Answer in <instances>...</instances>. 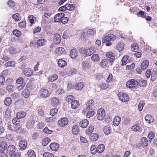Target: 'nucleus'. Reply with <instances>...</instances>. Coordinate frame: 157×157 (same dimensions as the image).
<instances>
[{"label":"nucleus","mask_w":157,"mask_h":157,"mask_svg":"<svg viewBox=\"0 0 157 157\" xmlns=\"http://www.w3.org/2000/svg\"><path fill=\"white\" fill-rule=\"evenodd\" d=\"M116 39V36L113 34H109L104 37L102 39L103 43H105L106 46H109L112 44L111 41H114Z\"/></svg>","instance_id":"f257e3e1"},{"label":"nucleus","mask_w":157,"mask_h":157,"mask_svg":"<svg viewBox=\"0 0 157 157\" xmlns=\"http://www.w3.org/2000/svg\"><path fill=\"white\" fill-rule=\"evenodd\" d=\"M119 99L124 102L128 101L129 98V96L126 93L123 92H119L117 94Z\"/></svg>","instance_id":"f03ea898"},{"label":"nucleus","mask_w":157,"mask_h":157,"mask_svg":"<svg viewBox=\"0 0 157 157\" xmlns=\"http://www.w3.org/2000/svg\"><path fill=\"white\" fill-rule=\"evenodd\" d=\"M105 116V111L103 109L100 108L98 110L97 114V117L98 119L102 120L104 119Z\"/></svg>","instance_id":"7ed1b4c3"},{"label":"nucleus","mask_w":157,"mask_h":157,"mask_svg":"<svg viewBox=\"0 0 157 157\" xmlns=\"http://www.w3.org/2000/svg\"><path fill=\"white\" fill-rule=\"evenodd\" d=\"M107 59L109 61V63H113L114 61L115 56V54L111 51H109L106 52L105 54Z\"/></svg>","instance_id":"20e7f679"},{"label":"nucleus","mask_w":157,"mask_h":157,"mask_svg":"<svg viewBox=\"0 0 157 157\" xmlns=\"http://www.w3.org/2000/svg\"><path fill=\"white\" fill-rule=\"evenodd\" d=\"M82 50L84 51L85 55L87 56H90L93 53L95 52V48L93 47H91L87 49H85L84 48H82Z\"/></svg>","instance_id":"39448f33"},{"label":"nucleus","mask_w":157,"mask_h":157,"mask_svg":"<svg viewBox=\"0 0 157 157\" xmlns=\"http://www.w3.org/2000/svg\"><path fill=\"white\" fill-rule=\"evenodd\" d=\"M137 79L136 80L132 79L128 80L126 83V85L127 87L130 88L134 87L137 85Z\"/></svg>","instance_id":"423d86ee"},{"label":"nucleus","mask_w":157,"mask_h":157,"mask_svg":"<svg viewBox=\"0 0 157 157\" xmlns=\"http://www.w3.org/2000/svg\"><path fill=\"white\" fill-rule=\"evenodd\" d=\"M39 95L41 97L46 98L49 95V94L48 90L45 89H41L39 91Z\"/></svg>","instance_id":"0eeeda50"},{"label":"nucleus","mask_w":157,"mask_h":157,"mask_svg":"<svg viewBox=\"0 0 157 157\" xmlns=\"http://www.w3.org/2000/svg\"><path fill=\"white\" fill-rule=\"evenodd\" d=\"M68 121V119L67 118L63 117L59 120L58 123L60 126H64L67 124Z\"/></svg>","instance_id":"6e6552de"},{"label":"nucleus","mask_w":157,"mask_h":157,"mask_svg":"<svg viewBox=\"0 0 157 157\" xmlns=\"http://www.w3.org/2000/svg\"><path fill=\"white\" fill-rule=\"evenodd\" d=\"M7 154L10 155L12 153H14L16 151L15 147L12 145H10L6 148Z\"/></svg>","instance_id":"1a4fd4ad"},{"label":"nucleus","mask_w":157,"mask_h":157,"mask_svg":"<svg viewBox=\"0 0 157 157\" xmlns=\"http://www.w3.org/2000/svg\"><path fill=\"white\" fill-rule=\"evenodd\" d=\"M27 145V142L25 140H21L19 143V147L22 150H25L26 148Z\"/></svg>","instance_id":"9d476101"},{"label":"nucleus","mask_w":157,"mask_h":157,"mask_svg":"<svg viewBox=\"0 0 157 157\" xmlns=\"http://www.w3.org/2000/svg\"><path fill=\"white\" fill-rule=\"evenodd\" d=\"M64 15L65 14L63 13H59L56 14L54 18L55 22H60L62 18L64 16Z\"/></svg>","instance_id":"9b49d317"},{"label":"nucleus","mask_w":157,"mask_h":157,"mask_svg":"<svg viewBox=\"0 0 157 157\" xmlns=\"http://www.w3.org/2000/svg\"><path fill=\"white\" fill-rule=\"evenodd\" d=\"M94 105V102L93 100L90 99L86 104V107L88 110H92Z\"/></svg>","instance_id":"f8f14e48"},{"label":"nucleus","mask_w":157,"mask_h":157,"mask_svg":"<svg viewBox=\"0 0 157 157\" xmlns=\"http://www.w3.org/2000/svg\"><path fill=\"white\" fill-rule=\"evenodd\" d=\"M108 60L106 59H102L100 62V65L101 67L104 68H107L109 66Z\"/></svg>","instance_id":"ddd939ff"},{"label":"nucleus","mask_w":157,"mask_h":157,"mask_svg":"<svg viewBox=\"0 0 157 157\" xmlns=\"http://www.w3.org/2000/svg\"><path fill=\"white\" fill-rule=\"evenodd\" d=\"M23 73L28 77L31 76L33 74L32 70L30 68H25L24 70Z\"/></svg>","instance_id":"4468645a"},{"label":"nucleus","mask_w":157,"mask_h":157,"mask_svg":"<svg viewBox=\"0 0 157 157\" xmlns=\"http://www.w3.org/2000/svg\"><path fill=\"white\" fill-rule=\"evenodd\" d=\"M35 121L33 120L28 121L26 123V128L28 129H31L34 127Z\"/></svg>","instance_id":"2eb2a0df"},{"label":"nucleus","mask_w":157,"mask_h":157,"mask_svg":"<svg viewBox=\"0 0 157 157\" xmlns=\"http://www.w3.org/2000/svg\"><path fill=\"white\" fill-rule=\"evenodd\" d=\"M78 55V52L76 49H72L70 53V56L72 59L75 58Z\"/></svg>","instance_id":"dca6fc26"},{"label":"nucleus","mask_w":157,"mask_h":157,"mask_svg":"<svg viewBox=\"0 0 157 157\" xmlns=\"http://www.w3.org/2000/svg\"><path fill=\"white\" fill-rule=\"evenodd\" d=\"M147 85L146 80L141 79L140 80L137 79V85H138L141 87H144Z\"/></svg>","instance_id":"f3484780"},{"label":"nucleus","mask_w":157,"mask_h":157,"mask_svg":"<svg viewBox=\"0 0 157 157\" xmlns=\"http://www.w3.org/2000/svg\"><path fill=\"white\" fill-rule=\"evenodd\" d=\"M82 69L83 70H86L88 69L90 65L87 61H84L82 62L81 64Z\"/></svg>","instance_id":"a211bd4d"},{"label":"nucleus","mask_w":157,"mask_h":157,"mask_svg":"<svg viewBox=\"0 0 157 157\" xmlns=\"http://www.w3.org/2000/svg\"><path fill=\"white\" fill-rule=\"evenodd\" d=\"M7 145L5 141L0 142V151H4L7 147Z\"/></svg>","instance_id":"6ab92c4d"},{"label":"nucleus","mask_w":157,"mask_h":157,"mask_svg":"<svg viewBox=\"0 0 157 157\" xmlns=\"http://www.w3.org/2000/svg\"><path fill=\"white\" fill-rule=\"evenodd\" d=\"M61 39V36L60 34L57 33L55 35L54 41L56 44H58L60 43Z\"/></svg>","instance_id":"aec40b11"},{"label":"nucleus","mask_w":157,"mask_h":157,"mask_svg":"<svg viewBox=\"0 0 157 157\" xmlns=\"http://www.w3.org/2000/svg\"><path fill=\"white\" fill-rule=\"evenodd\" d=\"M89 121L87 119L82 120L79 123L80 126L83 128H86L89 124Z\"/></svg>","instance_id":"412c9836"},{"label":"nucleus","mask_w":157,"mask_h":157,"mask_svg":"<svg viewBox=\"0 0 157 157\" xmlns=\"http://www.w3.org/2000/svg\"><path fill=\"white\" fill-rule=\"evenodd\" d=\"M79 127L78 125H75L73 126L72 129V132L73 134L77 135L79 132Z\"/></svg>","instance_id":"4be33fe9"},{"label":"nucleus","mask_w":157,"mask_h":157,"mask_svg":"<svg viewBox=\"0 0 157 157\" xmlns=\"http://www.w3.org/2000/svg\"><path fill=\"white\" fill-rule=\"evenodd\" d=\"M79 105V102L77 100H74L71 102V107L72 109L78 108Z\"/></svg>","instance_id":"5701e85b"},{"label":"nucleus","mask_w":157,"mask_h":157,"mask_svg":"<svg viewBox=\"0 0 157 157\" xmlns=\"http://www.w3.org/2000/svg\"><path fill=\"white\" fill-rule=\"evenodd\" d=\"M51 104L53 106H57L59 103L58 99L56 97L52 98L51 99Z\"/></svg>","instance_id":"b1692460"},{"label":"nucleus","mask_w":157,"mask_h":157,"mask_svg":"<svg viewBox=\"0 0 157 157\" xmlns=\"http://www.w3.org/2000/svg\"><path fill=\"white\" fill-rule=\"evenodd\" d=\"M46 43V41L45 39H40L38 40L37 42V45L39 46L44 45Z\"/></svg>","instance_id":"393cba45"},{"label":"nucleus","mask_w":157,"mask_h":157,"mask_svg":"<svg viewBox=\"0 0 157 157\" xmlns=\"http://www.w3.org/2000/svg\"><path fill=\"white\" fill-rule=\"evenodd\" d=\"M132 129L135 132H139L141 131V128L139 125L135 124L132 126Z\"/></svg>","instance_id":"a878e982"},{"label":"nucleus","mask_w":157,"mask_h":157,"mask_svg":"<svg viewBox=\"0 0 157 157\" xmlns=\"http://www.w3.org/2000/svg\"><path fill=\"white\" fill-rule=\"evenodd\" d=\"M50 147L52 151H56L58 149L59 145L56 143H52L50 145Z\"/></svg>","instance_id":"bb28decb"},{"label":"nucleus","mask_w":157,"mask_h":157,"mask_svg":"<svg viewBox=\"0 0 157 157\" xmlns=\"http://www.w3.org/2000/svg\"><path fill=\"white\" fill-rule=\"evenodd\" d=\"M140 143L142 144V146H143V148L144 147L147 146L148 145V141L147 138L145 137H142Z\"/></svg>","instance_id":"cd10ccee"},{"label":"nucleus","mask_w":157,"mask_h":157,"mask_svg":"<svg viewBox=\"0 0 157 157\" xmlns=\"http://www.w3.org/2000/svg\"><path fill=\"white\" fill-rule=\"evenodd\" d=\"M59 66L60 67H63L66 66L67 64V62L64 60L62 59H59L58 62Z\"/></svg>","instance_id":"c85d7f7f"},{"label":"nucleus","mask_w":157,"mask_h":157,"mask_svg":"<svg viewBox=\"0 0 157 157\" xmlns=\"http://www.w3.org/2000/svg\"><path fill=\"white\" fill-rule=\"evenodd\" d=\"M103 131L105 134H109L111 132V129L109 125L105 126L104 128Z\"/></svg>","instance_id":"c756f323"},{"label":"nucleus","mask_w":157,"mask_h":157,"mask_svg":"<svg viewBox=\"0 0 157 157\" xmlns=\"http://www.w3.org/2000/svg\"><path fill=\"white\" fill-rule=\"evenodd\" d=\"M145 120L147 122L149 123H152L154 121L153 117L150 115H147L145 117Z\"/></svg>","instance_id":"7c9ffc66"},{"label":"nucleus","mask_w":157,"mask_h":157,"mask_svg":"<svg viewBox=\"0 0 157 157\" xmlns=\"http://www.w3.org/2000/svg\"><path fill=\"white\" fill-rule=\"evenodd\" d=\"M121 118L118 116H116L113 121V125L115 126H117L121 122Z\"/></svg>","instance_id":"2f4dec72"},{"label":"nucleus","mask_w":157,"mask_h":157,"mask_svg":"<svg viewBox=\"0 0 157 157\" xmlns=\"http://www.w3.org/2000/svg\"><path fill=\"white\" fill-rule=\"evenodd\" d=\"M26 115V113L24 111H20L17 113L16 115V117L20 119L24 117Z\"/></svg>","instance_id":"473e14b6"},{"label":"nucleus","mask_w":157,"mask_h":157,"mask_svg":"<svg viewBox=\"0 0 157 157\" xmlns=\"http://www.w3.org/2000/svg\"><path fill=\"white\" fill-rule=\"evenodd\" d=\"M98 138V135L97 133H92L90 136L89 138L92 141H96Z\"/></svg>","instance_id":"72a5a7b5"},{"label":"nucleus","mask_w":157,"mask_h":157,"mask_svg":"<svg viewBox=\"0 0 157 157\" xmlns=\"http://www.w3.org/2000/svg\"><path fill=\"white\" fill-rule=\"evenodd\" d=\"M149 64V62L147 60L144 61L141 64L140 67L142 70L146 69Z\"/></svg>","instance_id":"f704fd0d"},{"label":"nucleus","mask_w":157,"mask_h":157,"mask_svg":"<svg viewBox=\"0 0 157 157\" xmlns=\"http://www.w3.org/2000/svg\"><path fill=\"white\" fill-rule=\"evenodd\" d=\"M124 46V43L120 42L116 46V48L119 51V52L123 50Z\"/></svg>","instance_id":"c9c22d12"},{"label":"nucleus","mask_w":157,"mask_h":157,"mask_svg":"<svg viewBox=\"0 0 157 157\" xmlns=\"http://www.w3.org/2000/svg\"><path fill=\"white\" fill-rule=\"evenodd\" d=\"M22 96L25 98H27L29 97L30 95V92L28 89L24 90L21 93Z\"/></svg>","instance_id":"e433bc0d"},{"label":"nucleus","mask_w":157,"mask_h":157,"mask_svg":"<svg viewBox=\"0 0 157 157\" xmlns=\"http://www.w3.org/2000/svg\"><path fill=\"white\" fill-rule=\"evenodd\" d=\"M26 157H36V155L35 152L33 150L29 151L27 155H25Z\"/></svg>","instance_id":"4c0bfd02"},{"label":"nucleus","mask_w":157,"mask_h":157,"mask_svg":"<svg viewBox=\"0 0 157 157\" xmlns=\"http://www.w3.org/2000/svg\"><path fill=\"white\" fill-rule=\"evenodd\" d=\"M100 59V58L98 54H94L91 57V60L94 62H97Z\"/></svg>","instance_id":"58836bf2"},{"label":"nucleus","mask_w":157,"mask_h":157,"mask_svg":"<svg viewBox=\"0 0 157 157\" xmlns=\"http://www.w3.org/2000/svg\"><path fill=\"white\" fill-rule=\"evenodd\" d=\"M58 78V76L54 74L51 75L48 78V82H53Z\"/></svg>","instance_id":"ea45409f"},{"label":"nucleus","mask_w":157,"mask_h":157,"mask_svg":"<svg viewBox=\"0 0 157 157\" xmlns=\"http://www.w3.org/2000/svg\"><path fill=\"white\" fill-rule=\"evenodd\" d=\"M98 152L100 153L102 152L105 149V146L103 144H99L98 147L97 148Z\"/></svg>","instance_id":"a19ab883"},{"label":"nucleus","mask_w":157,"mask_h":157,"mask_svg":"<svg viewBox=\"0 0 157 157\" xmlns=\"http://www.w3.org/2000/svg\"><path fill=\"white\" fill-rule=\"evenodd\" d=\"M12 17L16 21H19L21 19L20 14L18 13H16L13 14L12 16Z\"/></svg>","instance_id":"79ce46f5"},{"label":"nucleus","mask_w":157,"mask_h":157,"mask_svg":"<svg viewBox=\"0 0 157 157\" xmlns=\"http://www.w3.org/2000/svg\"><path fill=\"white\" fill-rule=\"evenodd\" d=\"M12 103V99L10 97L6 98L4 100L5 104L6 106L10 105Z\"/></svg>","instance_id":"37998d69"},{"label":"nucleus","mask_w":157,"mask_h":157,"mask_svg":"<svg viewBox=\"0 0 157 157\" xmlns=\"http://www.w3.org/2000/svg\"><path fill=\"white\" fill-rule=\"evenodd\" d=\"M75 88L77 90H81L83 87V82H80L77 83L75 85Z\"/></svg>","instance_id":"c03bdc74"},{"label":"nucleus","mask_w":157,"mask_h":157,"mask_svg":"<svg viewBox=\"0 0 157 157\" xmlns=\"http://www.w3.org/2000/svg\"><path fill=\"white\" fill-rule=\"evenodd\" d=\"M45 107L44 106H40L39 108L38 113L41 116H43L44 114V110Z\"/></svg>","instance_id":"a18cd8bd"},{"label":"nucleus","mask_w":157,"mask_h":157,"mask_svg":"<svg viewBox=\"0 0 157 157\" xmlns=\"http://www.w3.org/2000/svg\"><path fill=\"white\" fill-rule=\"evenodd\" d=\"M139 47L138 45L136 44H133L131 46V49L132 51L134 52H137L139 49Z\"/></svg>","instance_id":"49530a36"},{"label":"nucleus","mask_w":157,"mask_h":157,"mask_svg":"<svg viewBox=\"0 0 157 157\" xmlns=\"http://www.w3.org/2000/svg\"><path fill=\"white\" fill-rule=\"evenodd\" d=\"M8 51H9L10 54H16L17 52L15 48L12 46L9 48Z\"/></svg>","instance_id":"de8ad7c7"},{"label":"nucleus","mask_w":157,"mask_h":157,"mask_svg":"<svg viewBox=\"0 0 157 157\" xmlns=\"http://www.w3.org/2000/svg\"><path fill=\"white\" fill-rule=\"evenodd\" d=\"M145 105V103L144 101H141L138 105V108L139 111H142L143 108Z\"/></svg>","instance_id":"09e8293b"},{"label":"nucleus","mask_w":157,"mask_h":157,"mask_svg":"<svg viewBox=\"0 0 157 157\" xmlns=\"http://www.w3.org/2000/svg\"><path fill=\"white\" fill-rule=\"evenodd\" d=\"M90 151L93 154H95L96 152H98L97 148L95 145L92 146L90 147Z\"/></svg>","instance_id":"8fccbe9b"},{"label":"nucleus","mask_w":157,"mask_h":157,"mask_svg":"<svg viewBox=\"0 0 157 157\" xmlns=\"http://www.w3.org/2000/svg\"><path fill=\"white\" fill-rule=\"evenodd\" d=\"M66 10L70 11L74 10L75 9V6L73 5H71L68 4H66Z\"/></svg>","instance_id":"3c124183"},{"label":"nucleus","mask_w":157,"mask_h":157,"mask_svg":"<svg viewBox=\"0 0 157 157\" xmlns=\"http://www.w3.org/2000/svg\"><path fill=\"white\" fill-rule=\"evenodd\" d=\"M51 141L50 139L48 138H44L42 141V145L44 146H46Z\"/></svg>","instance_id":"603ef678"},{"label":"nucleus","mask_w":157,"mask_h":157,"mask_svg":"<svg viewBox=\"0 0 157 157\" xmlns=\"http://www.w3.org/2000/svg\"><path fill=\"white\" fill-rule=\"evenodd\" d=\"M74 99V97L72 95H69L67 96L66 98V101L68 103L71 102Z\"/></svg>","instance_id":"864d4df0"},{"label":"nucleus","mask_w":157,"mask_h":157,"mask_svg":"<svg viewBox=\"0 0 157 157\" xmlns=\"http://www.w3.org/2000/svg\"><path fill=\"white\" fill-rule=\"evenodd\" d=\"M131 145L133 147L136 149H139L141 147L143 148V146H142L140 143H136L135 144H131Z\"/></svg>","instance_id":"5fc2aeb1"},{"label":"nucleus","mask_w":157,"mask_h":157,"mask_svg":"<svg viewBox=\"0 0 157 157\" xmlns=\"http://www.w3.org/2000/svg\"><path fill=\"white\" fill-rule=\"evenodd\" d=\"M94 129V128L92 125H90L86 130V133L88 134H90L92 133Z\"/></svg>","instance_id":"6e6d98bb"},{"label":"nucleus","mask_w":157,"mask_h":157,"mask_svg":"<svg viewBox=\"0 0 157 157\" xmlns=\"http://www.w3.org/2000/svg\"><path fill=\"white\" fill-rule=\"evenodd\" d=\"M15 63L13 61H9L6 63V66L7 67H14Z\"/></svg>","instance_id":"4d7b16f0"},{"label":"nucleus","mask_w":157,"mask_h":157,"mask_svg":"<svg viewBox=\"0 0 157 157\" xmlns=\"http://www.w3.org/2000/svg\"><path fill=\"white\" fill-rule=\"evenodd\" d=\"M87 37V34L85 32L82 33L81 37V39L83 41H85Z\"/></svg>","instance_id":"13d9d810"},{"label":"nucleus","mask_w":157,"mask_h":157,"mask_svg":"<svg viewBox=\"0 0 157 157\" xmlns=\"http://www.w3.org/2000/svg\"><path fill=\"white\" fill-rule=\"evenodd\" d=\"M13 33L14 35L18 37H19L21 35V32L17 30H14L13 31Z\"/></svg>","instance_id":"bf43d9fd"},{"label":"nucleus","mask_w":157,"mask_h":157,"mask_svg":"<svg viewBox=\"0 0 157 157\" xmlns=\"http://www.w3.org/2000/svg\"><path fill=\"white\" fill-rule=\"evenodd\" d=\"M10 155V157H20L21 155L19 152H15L12 153Z\"/></svg>","instance_id":"052dcab7"},{"label":"nucleus","mask_w":157,"mask_h":157,"mask_svg":"<svg viewBox=\"0 0 157 157\" xmlns=\"http://www.w3.org/2000/svg\"><path fill=\"white\" fill-rule=\"evenodd\" d=\"M13 123L15 125H17L20 122V119L17 117L14 118L12 121Z\"/></svg>","instance_id":"680f3d73"},{"label":"nucleus","mask_w":157,"mask_h":157,"mask_svg":"<svg viewBox=\"0 0 157 157\" xmlns=\"http://www.w3.org/2000/svg\"><path fill=\"white\" fill-rule=\"evenodd\" d=\"M57 112L58 109L56 108L52 109L50 111V114L53 116L56 114L57 113Z\"/></svg>","instance_id":"e2e57ef3"},{"label":"nucleus","mask_w":157,"mask_h":157,"mask_svg":"<svg viewBox=\"0 0 157 157\" xmlns=\"http://www.w3.org/2000/svg\"><path fill=\"white\" fill-rule=\"evenodd\" d=\"M128 57H125L124 56L121 60V62L122 63L121 64V65H126V63L127 62L128 58Z\"/></svg>","instance_id":"0e129e2a"},{"label":"nucleus","mask_w":157,"mask_h":157,"mask_svg":"<svg viewBox=\"0 0 157 157\" xmlns=\"http://www.w3.org/2000/svg\"><path fill=\"white\" fill-rule=\"evenodd\" d=\"M43 156L44 157H54V155L52 153L46 152L43 154Z\"/></svg>","instance_id":"69168bd1"},{"label":"nucleus","mask_w":157,"mask_h":157,"mask_svg":"<svg viewBox=\"0 0 157 157\" xmlns=\"http://www.w3.org/2000/svg\"><path fill=\"white\" fill-rule=\"evenodd\" d=\"M34 18H35V17L32 15H30L28 17V20L31 24H33L34 23Z\"/></svg>","instance_id":"338daca9"},{"label":"nucleus","mask_w":157,"mask_h":157,"mask_svg":"<svg viewBox=\"0 0 157 157\" xmlns=\"http://www.w3.org/2000/svg\"><path fill=\"white\" fill-rule=\"evenodd\" d=\"M100 86L101 89L105 90L108 87V85L105 83H102L100 85Z\"/></svg>","instance_id":"774afa93"}]
</instances>
